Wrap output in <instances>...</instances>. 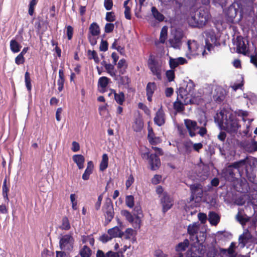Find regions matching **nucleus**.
<instances>
[{"label": "nucleus", "instance_id": "53", "mask_svg": "<svg viewBox=\"0 0 257 257\" xmlns=\"http://www.w3.org/2000/svg\"><path fill=\"white\" fill-rule=\"evenodd\" d=\"M227 0H213L212 3L216 7L223 8L225 6Z\"/></svg>", "mask_w": 257, "mask_h": 257}, {"label": "nucleus", "instance_id": "36", "mask_svg": "<svg viewBox=\"0 0 257 257\" xmlns=\"http://www.w3.org/2000/svg\"><path fill=\"white\" fill-rule=\"evenodd\" d=\"M70 228L71 225L68 218L66 216L63 217L60 228L62 230H68Z\"/></svg>", "mask_w": 257, "mask_h": 257}, {"label": "nucleus", "instance_id": "20", "mask_svg": "<svg viewBox=\"0 0 257 257\" xmlns=\"http://www.w3.org/2000/svg\"><path fill=\"white\" fill-rule=\"evenodd\" d=\"M250 239V234L248 232H244L239 237V246L241 248H243Z\"/></svg>", "mask_w": 257, "mask_h": 257}, {"label": "nucleus", "instance_id": "6", "mask_svg": "<svg viewBox=\"0 0 257 257\" xmlns=\"http://www.w3.org/2000/svg\"><path fill=\"white\" fill-rule=\"evenodd\" d=\"M188 52L186 56L191 58V56H196L201 54L204 56L205 50L202 46H200L195 40H189L187 42Z\"/></svg>", "mask_w": 257, "mask_h": 257}, {"label": "nucleus", "instance_id": "13", "mask_svg": "<svg viewBox=\"0 0 257 257\" xmlns=\"http://www.w3.org/2000/svg\"><path fill=\"white\" fill-rule=\"evenodd\" d=\"M161 203L163 207V212L165 213L172 207L173 200L167 193H165L163 196L161 198Z\"/></svg>", "mask_w": 257, "mask_h": 257}, {"label": "nucleus", "instance_id": "51", "mask_svg": "<svg viewBox=\"0 0 257 257\" xmlns=\"http://www.w3.org/2000/svg\"><path fill=\"white\" fill-rule=\"evenodd\" d=\"M184 147L186 152L188 153H190L193 150V142L191 141L185 142Z\"/></svg>", "mask_w": 257, "mask_h": 257}, {"label": "nucleus", "instance_id": "29", "mask_svg": "<svg viewBox=\"0 0 257 257\" xmlns=\"http://www.w3.org/2000/svg\"><path fill=\"white\" fill-rule=\"evenodd\" d=\"M89 31L90 35L98 36L100 34L99 27L96 23H93L90 25Z\"/></svg>", "mask_w": 257, "mask_h": 257}, {"label": "nucleus", "instance_id": "34", "mask_svg": "<svg viewBox=\"0 0 257 257\" xmlns=\"http://www.w3.org/2000/svg\"><path fill=\"white\" fill-rule=\"evenodd\" d=\"M151 11L154 18L159 22H162L164 19V16L160 13L156 7H153Z\"/></svg>", "mask_w": 257, "mask_h": 257}, {"label": "nucleus", "instance_id": "25", "mask_svg": "<svg viewBox=\"0 0 257 257\" xmlns=\"http://www.w3.org/2000/svg\"><path fill=\"white\" fill-rule=\"evenodd\" d=\"M208 220L212 225H216L220 220L219 216L214 212H210L208 215Z\"/></svg>", "mask_w": 257, "mask_h": 257}, {"label": "nucleus", "instance_id": "59", "mask_svg": "<svg viewBox=\"0 0 257 257\" xmlns=\"http://www.w3.org/2000/svg\"><path fill=\"white\" fill-rule=\"evenodd\" d=\"M25 58L21 54H19L15 58V63L17 65L22 64L25 62Z\"/></svg>", "mask_w": 257, "mask_h": 257}, {"label": "nucleus", "instance_id": "60", "mask_svg": "<svg viewBox=\"0 0 257 257\" xmlns=\"http://www.w3.org/2000/svg\"><path fill=\"white\" fill-rule=\"evenodd\" d=\"M114 24L112 23H106L105 26V32L109 33L113 31L114 29Z\"/></svg>", "mask_w": 257, "mask_h": 257}, {"label": "nucleus", "instance_id": "54", "mask_svg": "<svg viewBox=\"0 0 257 257\" xmlns=\"http://www.w3.org/2000/svg\"><path fill=\"white\" fill-rule=\"evenodd\" d=\"M235 114H234L236 116V115L239 116H242V120L243 121H245L246 119L244 118V117L247 116L248 115V111H244L242 110H236L235 112Z\"/></svg>", "mask_w": 257, "mask_h": 257}, {"label": "nucleus", "instance_id": "14", "mask_svg": "<svg viewBox=\"0 0 257 257\" xmlns=\"http://www.w3.org/2000/svg\"><path fill=\"white\" fill-rule=\"evenodd\" d=\"M234 45H236L238 53L245 55L248 52L247 44L245 43V40L242 37H237Z\"/></svg>", "mask_w": 257, "mask_h": 257}, {"label": "nucleus", "instance_id": "47", "mask_svg": "<svg viewBox=\"0 0 257 257\" xmlns=\"http://www.w3.org/2000/svg\"><path fill=\"white\" fill-rule=\"evenodd\" d=\"M125 203L130 208H133L134 206V197L133 195H128L126 197Z\"/></svg>", "mask_w": 257, "mask_h": 257}, {"label": "nucleus", "instance_id": "7", "mask_svg": "<svg viewBox=\"0 0 257 257\" xmlns=\"http://www.w3.org/2000/svg\"><path fill=\"white\" fill-rule=\"evenodd\" d=\"M105 216V224H108L114 216V210L112 203L110 199H107L103 207Z\"/></svg>", "mask_w": 257, "mask_h": 257}, {"label": "nucleus", "instance_id": "50", "mask_svg": "<svg viewBox=\"0 0 257 257\" xmlns=\"http://www.w3.org/2000/svg\"><path fill=\"white\" fill-rule=\"evenodd\" d=\"M206 125V121L203 123V126H199L198 131H196V134H199L201 137H204L207 133V130L205 127Z\"/></svg>", "mask_w": 257, "mask_h": 257}, {"label": "nucleus", "instance_id": "24", "mask_svg": "<svg viewBox=\"0 0 257 257\" xmlns=\"http://www.w3.org/2000/svg\"><path fill=\"white\" fill-rule=\"evenodd\" d=\"M73 161L77 164L79 169L84 168V157L81 155H74L72 157Z\"/></svg>", "mask_w": 257, "mask_h": 257}, {"label": "nucleus", "instance_id": "40", "mask_svg": "<svg viewBox=\"0 0 257 257\" xmlns=\"http://www.w3.org/2000/svg\"><path fill=\"white\" fill-rule=\"evenodd\" d=\"M104 67L107 72L112 77H116V75L114 71V65L111 64H105Z\"/></svg>", "mask_w": 257, "mask_h": 257}, {"label": "nucleus", "instance_id": "41", "mask_svg": "<svg viewBox=\"0 0 257 257\" xmlns=\"http://www.w3.org/2000/svg\"><path fill=\"white\" fill-rule=\"evenodd\" d=\"M135 231L132 228H129L125 230L124 232L122 231V238L126 239L131 238L134 234Z\"/></svg>", "mask_w": 257, "mask_h": 257}, {"label": "nucleus", "instance_id": "38", "mask_svg": "<svg viewBox=\"0 0 257 257\" xmlns=\"http://www.w3.org/2000/svg\"><path fill=\"white\" fill-rule=\"evenodd\" d=\"M80 254L81 257H90L91 254V250L87 246L84 245L80 250Z\"/></svg>", "mask_w": 257, "mask_h": 257}, {"label": "nucleus", "instance_id": "35", "mask_svg": "<svg viewBox=\"0 0 257 257\" xmlns=\"http://www.w3.org/2000/svg\"><path fill=\"white\" fill-rule=\"evenodd\" d=\"M143 126V121L140 118H137L133 125V128L134 131L139 132L142 130Z\"/></svg>", "mask_w": 257, "mask_h": 257}, {"label": "nucleus", "instance_id": "42", "mask_svg": "<svg viewBox=\"0 0 257 257\" xmlns=\"http://www.w3.org/2000/svg\"><path fill=\"white\" fill-rule=\"evenodd\" d=\"M88 56L90 59H93L96 63H99V59L98 57L97 53L94 50H88Z\"/></svg>", "mask_w": 257, "mask_h": 257}, {"label": "nucleus", "instance_id": "64", "mask_svg": "<svg viewBox=\"0 0 257 257\" xmlns=\"http://www.w3.org/2000/svg\"><path fill=\"white\" fill-rule=\"evenodd\" d=\"M107 257H122V255L119 252L108 251L107 252Z\"/></svg>", "mask_w": 257, "mask_h": 257}, {"label": "nucleus", "instance_id": "22", "mask_svg": "<svg viewBox=\"0 0 257 257\" xmlns=\"http://www.w3.org/2000/svg\"><path fill=\"white\" fill-rule=\"evenodd\" d=\"M107 233L112 238H122V231L118 226H114L107 230Z\"/></svg>", "mask_w": 257, "mask_h": 257}, {"label": "nucleus", "instance_id": "43", "mask_svg": "<svg viewBox=\"0 0 257 257\" xmlns=\"http://www.w3.org/2000/svg\"><path fill=\"white\" fill-rule=\"evenodd\" d=\"M167 37V28L166 27H163L161 30L160 41L161 43H164Z\"/></svg>", "mask_w": 257, "mask_h": 257}, {"label": "nucleus", "instance_id": "19", "mask_svg": "<svg viewBox=\"0 0 257 257\" xmlns=\"http://www.w3.org/2000/svg\"><path fill=\"white\" fill-rule=\"evenodd\" d=\"M235 243L232 242L231 243L228 249H221V253L222 255L224 256V257H235Z\"/></svg>", "mask_w": 257, "mask_h": 257}, {"label": "nucleus", "instance_id": "9", "mask_svg": "<svg viewBox=\"0 0 257 257\" xmlns=\"http://www.w3.org/2000/svg\"><path fill=\"white\" fill-rule=\"evenodd\" d=\"M190 189L191 192L190 200L198 201L202 198L203 195V189L201 184L197 183L191 185Z\"/></svg>", "mask_w": 257, "mask_h": 257}, {"label": "nucleus", "instance_id": "27", "mask_svg": "<svg viewBox=\"0 0 257 257\" xmlns=\"http://www.w3.org/2000/svg\"><path fill=\"white\" fill-rule=\"evenodd\" d=\"M111 92L114 94L115 101L119 105H122L125 100V96L123 92H119L118 93H116L114 90H112Z\"/></svg>", "mask_w": 257, "mask_h": 257}, {"label": "nucleus", "instance_id": "28", "mask_svg": "<svg viewBox=\"0 0 257 257\" xmlns=\"http://www.w3.org/2000/svg\"><path fill=\"white\" fill-rule=\"evenodd\" d=\"M10 49L14 53L19 52L22 47L21 45L15 39H12L10 43Z\"/></svg>", "mask_w": 257, "mask_h": 257}, {"label": "nucleus", "instance_id": "31", "mask_svg": "<svg viewBox=\"0 0 257 257\" xmlns=\"http://www.w3.org/2000/svg\"><path fill=\"white\" fill-rule=\"evenodd\" d=\"M189 245V241L185 239L183 242L179 243L176 246V250L177 252L184 251Z\"/></svg>", "mask_w": 257, "mask_h": 257}, {"label": "nucleus", "instance_id": "17", "mask_svg": "<svg viewBox=\"0 0 257 257\" xmlns=\"http://www.w3.org/2000/svg\"><path fill=\"white\" fill-rule=\"evenodd\" d=\"M242 178L239 181H237V184L236 185V188L237 191L240 192L242 193H246L248 192L249 188L248 184L245 179V177H241Z\"/></svg>", "mask_w": 257, "mask_h": 257}, {"label": "nucleus", "instance_id": "12", "mask_svg": "<svg viewBox=\"0 0 257 257\" xmlns=\"http://www.w3.org/2000/svg\"><path fill=\"white\" fill-rule=\"evenodd\" d=\"M183 34L180 31L175 32L173 37L169 39V43L171 47L178 49H180L182 45V39Z\"/></svg>", "mask_w": 257, "mask_h": 257}, {"label": "nucleus", "instance_id": "58", "mask_svg": "<svg viewBox=\"0 0 257 257\" xmlns=\"http://www.w3.org/2000/svg\"><path fill=\"white\" fill-rule=\"evenodd\" d=\"M2 188H3V195L4 198L6 200H9L8 195L9 191V187L7 186V185H3Z\"/></svg>", "mask_w": 257, "mask_h": 257}, {"label": "nucleus", "instance_id": "26", "mask_svg": "<svg viewBox=\"0 0 257 257\" xmlns=\"http://www.w3.org/2000/svg\"><path fill=\"white\" fill-rule=\"evenodd\" d=\"M187 104L184 103V99L179 98L174 103V108L178 112H182L184 109V105Z\"/></svg>", "mask_w": 257, "mask_h": 257}, {"label": "nucleus", "instance_id": "37", "mask_svg": "<svg viewBox=\"0 0 257 257\" xmlns=\"http://www.w3.org/2000/svg\"><path fill=\"white\" fill-rule=\"evenodd\" d=\"M127 65L126 61L124 59H120L117 64V68L119 69L120 74H123L125 71Z\"/></svg>", "mask_w": 257, "mask_h": 257}, {"label": "nucleus", "instance_id": "46", "mask_svg": "<svg viewBox=\"0 0 257 257\" xmlns=\"http://www.w3.org/2000/svg\"><path fill=\"white\" fill-rule=\"evenodd\" d=\"M38 3L37 0H31L29 5L28 13L30 16H33L34 11V8Z\"/></svg>", "mask_w": 257, "mask_h": 257}, {"label": "nucleus", "instance_id": "8", "mask_svg": "<svg viewBox=\"0 0 257 257\" xmlns=\"http://www.w3.org/2000/svg\"><path fill=\"white\" fill-rule=\"evenodd\" d=\"M74 239L71 234H65L60 238L59 246L62 250H70L73 246Z\"/></svg>", "mask_w": 257, "mask_h": 257}, {"label": "nucleus", "instance_id": "39", "mask_svg": "<svg viewBox=\"0 0 257 257\" xmlns=\"http://www.w3.org/2000/svg\"><path fill=\"white\" fill-rule=\"evenodd\" d=\"M157 86L155 82H149L146 87L147 94H153Z\"/></svg>", "mask_w": 257, "mask_h": 257}, {"label": "nucleus", "instance_id": "56", "mask_svg": "<svg viewBox=\"0 0 257 257\" xmlns=\"http://www.w3.org/2000/svg\"><path fill=\"white\" fill-rule=\"evenodd\" d=\"M99 50L101 51L105 52L108 50V43L106 41L102 40L99 46Z\"/></svg>", "mask_w": 257, "mask_h": 257}, {"label": "nucleus", "instance_id": "2", "mask_svg": "<svg viewBox=\"0 0 257 257\" xmlns=\"http://www.w3.org/2000/svg\"><path fill=\"white\" fill-rule=\"evenodd\" d=\"M194 84L193 81L189 80L188 81L184 82L181 87L177 91V99L181 98L184 99L185 103H195L197 102L194 90Z\"/></svg>", "mask_w": 257, "mask_h": 257}, {"label": "nucleus", "instance_id": "30", "mask_svg": "<svg viewBox=\"0 0 257 257\" xmlns=\"http://www.w3.org/2000/svg\"><path fill=\"white\" fill-rule=\"evenodd\" d=\"M236 219L242 225L245 224L249 220V218L245 214H244L241 210L238 211L236 215Z\"/></svg>", "mask_w": 257, "mask_h": 257}, {"label": "nucleus", "instance_id": "49", "mask_svg": "<svg viewBox=\"0 0 257 257\" xmlns=\"http://www.w3.org/2000/svg\"><path fill=\"white\" fill-rule=\"evenodd\" d=\"M121 214L124 216L130 222H133L134 217L129 211L125 210H122L121 211Z\"/></svg>", "mask_w": 257, "mask_h": 257}, {"label": "nucleus", "instance_id": "55", "mask_svg": "<svg viewBox=\"0 0 257 257\" xmlns=\"http://www.w3.org/2000/svg\"><path fill=\"white\" fill-rule=\"evenodd\" d=\"M172 69L167 71L166 73V77L170 82L172 81L175 77L174 71Z\"/></svg>", "mask_w": 257, "mask_h": 257}, {"label": "nucleus", "instance_id": "3", "mask_svg": "<svg viewBox=\"0 0 257 257\" xmlns=\"http://www.w3.org/2000/svg\"><path fill=\"white\" fill-rule=\"evenodd\" d=\"M209 18L208 11L204 8H201L195 12L188 19L189 25L194 27H201L204 26Z\"/></svg>", "mask_w": 257, "mask_h": 257}, {"label": "nucleus", "instance_id": "16", "mask_svg": "<svg viewBox=\"0 0 257 257\" xmlns=\"http://www.w3.org/2000/svg\"><path fill=\"white\" fill-rule=\"evenodd\" d=\"M184 124L189 132V135L193 137L196 135V131L199 129V126L195 121L186 119L184 120Z\"/></svg>", "mask_w": 257, "mask_h": 257}, {"label": "nucleus", "instance_id": "48", "mask_svg": "<svg viewBox=\"0 0 257 257\" xmlns=\"http://www.w3.org/2000/svg\"><path fill=\"white\" fill-rule=\"evenodd\" d=\"M115 80H117L119 84L124 85L128 83V78L127 77L121 76L120 75H116V77H113Z\"/></svg>", "mask_w": 257, "mask_h": 257}, {"label": "nucleus", "instance_id": "1", "mask_svg": "<svg viewBox=\"0 0 257 257\" xmlns=\"http://www.w3.org/2000/svg\"><path fill=\"white\" fill-rule=\"evenodd\" d=\"M256 172L257 159L246 157L230 164L224 171L223 174L225 179L230 182H234L237 179L236 173L240 177H246L250 181H253Z\"/></svg>", "mask_w": 257, "mask_h": 257}, {"label": "nucleus", "instance_id": "45", "mask_svg": "<svg viewBox=\"0 0 257 257\" xmlns=\"http://www.w3.org/2000/svg\"><path fill=\"white\" fill-rule=\"evenodd\" d=\"M221 253H219L217 250L214 248L210 249L207 253V257H222ZM224 256L223 255L222 257Z\"/></svg>", "mask_w": 257, "mask_h": 257}, {"label": "nucleus", "instance_id": "33", "mask_svg": "<svg viewBox=\"0 0 257 257\" xmlns=\"http://www.w3.org/2000/svg\"><path fill=\"white\" fill-rule=\"evenodd\" d=\"M109 81L110 79L105 76H102L99 78L98 85L101 88L102 91L106 88Z\"/></svg>", "mask_w": 257, "mask_h": 257}, {"label": "nucleus", "instance_id": "57", "mask_svg": "<svg viewBox=\"0 0 257 257\" xmlns=\"http://www.w3.org/2000/svg\"><path fill=\"white\" fill-rule=\"evenodd\" d=\"M112 239V237L108 233L104 234L99 237V240L103 243H106L110 241Z\"/></svg>", "mask_w": 257, "mask_h": 257}, {"label": "nucleus", "instance_id": "10", "mask_svg": "<svg viewBox=\"0 0 257 257\" xmlns=\"http://www.w3.org/2000/svg\"><path fill=\"white\" fill-rule=\"evenodd\" d=\"M143 158L148 159L151 168L153 170L158 169L161 165L160 160L155 154H150L149 153H146L143 154Z\"/></svg>", "mask_w": 257, "mask_h": 257}, {"label": "nucleus", "instance_id": "21", "mask_svg": "<svg viewBox=\"0 0 257 257\" xmlns=\"http://www.w3.org/2000/svg\"><path fill=\"white\" fill-rule=\"evenodd\" d=\"M224 90L222 88L220 87L217 88L215 89V93L213 96L214 100L217 103L221 102L224 99Z\"/></svg>", "mask_w": 257, "mask_h": 257}, {"label": "nucleus", "instance_id": "61", "mask_svg": "<svg viewBox=\"0 0 257 257\" xmlns=\"http://www.w3.org/2000/svg\"><path fill=\"white\" fill-rule=\"evenodd\" d=\"M106 20L107 22H111L115 21V16L113 12H107L106 14Z\"/></svg>", "mask_w": 257, "mask_h": 257}, {"label": "nucleus", "instance_id": "44", "mask_svg": "<svg viewBox=\"0 0 257 257\" xmlns=\"http://www.w3.org/2000/svg\"><path fill=\"white\" fill-rule=\"evenodd\" d=\"M25 82L28 90L30 91L32 89V86L31 83V78L29 73L28 72H26L25 74Z\"/></svg>", "mask_w": 257, "mask_h": 257}, {"label": "nucleus", "instance_id": "52", "mask_svg": "<svg viewBox=\"0 0 257 257\" xmlns=\"http://www.w3.org/2000/svg\"><path fill=\"white\" fill-rule=\"evenodd\" d=\"M132 223L133 227L135 229H139L140 228V224L141 220L138 216H137L134 218L133 222H130Z\"/></svg>", "mask_w": 257, "mask_h": 257}, {"label": "nucleus", "instance_id": "5", "mask_svg": "<svg viewBox=\"0 0 257 257\" xmlns=\"http://www.w3.org/2000/svg\"><path fill=\"white\" fill-rule=\"evenodd\" d=\"M148 67L153 75L158 79H161L162 62L155 57L151 56L148 61Z\"/></svg>", "mask_w": 257, "mask_h": 257}, {"label": "nucleus", "instance_id": "63", "mask_svg": "<svg viewBox=\"0 0 257 257\" xmlns=\"http://www.w3.org/2000/svg\"><path fill=\"white\" fill-rule=\"evenodd\" d=\"M198 218L201 223H205L207 220V215L203 213H199L198 214Z\"/></svg>", "mask_w": 257, "mask_h": 257}, {"label": "nucleus", "instance_id": "15", "mask_svg": "<svg viewBox=\"0 0 257 257\" xmlns=\"http://www.w3.org/2000/svg\"><path fill=\"white\" fill-rule=\"evenodd\" d=\"M240 146L249 153L257 151V142L253 140H243L240 142Z\"/></svg>", "mask_w": 257, "mask_h": 257}, {"label": "nucleus", "instance_id": "23", "mask_svg": "<svg viewBox=\"0 0 257 257\" xmlns=\"http://www.w3.org/2000/svg\"><path fill=\"white\" fill-rule=\"evenodd\" d=\"M93 167V162L92 161H89L87 163V168L82 176L83 180H87L89 179L90 175L92 173Z\"/></svg>", "mask_w": 257, "mask_h": 257}, {"label": "nucleus", "instance_id": "4", "mask_svg": "<svg viewBox=\"0 0 257 257\" xmlns=\"http://www.w3.org/2000/svg\"><path fill=\"white\" fill-rule=\"evenodd\" d=\"M220 114L222 116V123L224 130L231 134L236 133L240 125L236 116L232 113L229 114L228 115H226L224 118L223 112H221Z\"/></svg>", "mask_w": 257, "mask_h": 257}, {"label": "nucleus", "instance_id": "62", "mask_svg": "<svg viewBox=\"0 0 257 257\" xmlns=\"http://www.w3.org/2000/svg\"><path fill=\"white\" fill-rule=\"evenodd\" d=\"M112 0H104V6L106 10H110L112 8Z\"/></svg>", "mask_w": 257, "mask_h": 257}, {"label": "nucleus", "instance_id": "18", "mask_svg": "<svg viewBox=\"0 0 257 257\" xmlns=\"http://www.w3.org/2000/svg\"><path fill=\"white\" fill-rule=\"evenodd\" d=\"M154 122L158 126L163 125L165 122V113L162 108L158 109L154 119Z\"/></svg>", "mask_w": 257, "mask_h": 257}, {"label": "nucleus", "instance_id": "32", "mask_svg": "<svg viewBox=\"0 0 257 257\" xmlns=\"http://www.w3.org/2000/svg\"><path fill=\"white\" fill-rule=\"evenodd\" d=\"M108 158L106 154H104L102 157V160L99 165V169L101 171H104L108 167Z\"/></svg>", "mask_w": 257, "mask_h": 257}, {"label": "nucleus", "instance_id": "11", "mask_svg": "<svg viewBox=\"0 0 257 257\" xmlns=\"http://www.w3.org/2000/svg\"><path fill=\"white\" fill-rule=\"evenodd\" d=\"M217 45V38L214 32H209L206 34L205 48L210 51L215 46Z\"/></svg>", "mask_w": 257, "mask_h": 257}]
</instances>
